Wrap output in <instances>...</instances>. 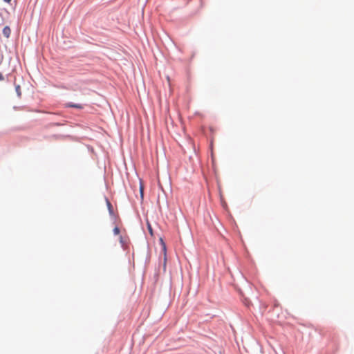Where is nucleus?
Masks as SVG:
<instances>
[{"instance_id": "nucleus-1", "label": "nucleus", "mask_w": 354, "mask_h": 354, "mask_svg": "<svg viewBox=\"0 0 354 354\" xmlns=\"http://www.w3.org/2000/svg\"><path fill=\"white\" fill-rule=\"evenodd\" d=\"M10 33H11V30L10 28V27L8 26H5L3 29V35L8 38L10 35Z\"/></svg>"}, {"instance_id": "nucleus-9", "label": "nucleus", "mask_w": 354, "mask_h": 354, "mask_svg": "<svg viewBox=\"0 0 354 354\" xmlns=\"http://www.w3.org/2000/svg\"><path fill=\"white\" fill-rule=\"evenodd\" d=\"M149 230L150 233L152 234V230L150 226L149 227Z\"/></svg>"}, {"instance_id": "nucleus-10", "label": "nucleus", "mask_w": 354, "mask_h": 354, "mask_svg": "<svg viewBox=\"0 0 354 354\" xmlns=\"http://www.w3.org/2000/svg\"><path fill=\"white\" fill-rule=\"evenodd\" d=\"M6 3H10L11 1V0H3Z\"/></svg>"}, {"instance_id": "nucleus-2", "label": "nucleus", "mask_w": 354, "mask_h": 354, "mask_svg": "<svg viewBox=\"0 0 354 354\" xmlns=\"http://www.w3.org/2000/svg\"><path fill=\"white\" fill-rule=\"evenodd\" d=\"M68 106L74 107V108H77V109H82V106L81 104H68Z\"/></svg>"}, {"instance_id": "nucleus-4", "label": "nucleus", "mask_w": 354, "mask_h": 354, "mask_svg": "<svg viewBox=\"0 0 354 354\" xmlns=\"http://www.w3.org/2000/svg\"><path fill=\"white\" fill-rule=\"evenodd\" d=\"M143 192H144V187L142 185H140V196H141V198H143Z\"/></svg>"}, {"instance_id": "nucleus-6", "label": "nucleus", "mask_w": 354, "mask_h": 354, "mask_svg": "<svg viewBox=\"0 0 354 354\" xmlns=\"http://www.w3.org/2000/svg\"><path fill=\"white\" fill-rule=\"evenodd\" d=\"M160 241H161V243H162V245H163V250H164V251H165V250H166V246H165V244L164 243V242H163L162 239H160Z\"/></svg>"}, {"instance_id": "nucleus-7", "label": "nucleus", "mask_w": 354, "mask_h": 354, "mask_svg": "<svg viewBox=\"0 0 354 354\" xmlns=\"http://www.w3.org/2000/svg\"><path fill=\"white\" fill-rule=\"evenodd\" d=\"M4 80V77L3 75L0 73V81H3Z\"/></svg>"}, {"instance_id": "nucleus-8", "label": "nucleus", "mask_w": 354, "mask_h": 354, "mask_svg": "<svg viewBox=\"0 0 354 354\" xmlns=\"http://www.w3.org/2000/svg\"><path fill=\"white\" fill-rule=\"evenodd\" d=\"M19 89H20V86H17L16 87V90H17V92H19Z\"/></svg>"}, {"instance_id": "nucleus-5", "label": "nucleus", "mask_w": 354, "mask_h": 354, "mask_svg": "<svg viewBox=\"0 0 354 354\" xmlns=\"http://www.w3.org/2000/svg\"><path fill=\"white\" fill-rule=\"evenodd\" d=\"M113 233H114L115 235L119 234V233H120V229H119V227H115L113 229Z\"/></svg>"}, {"instance_id": "nucleus-3", "label": "nucleus", "mask_w": 354, "mask_h": 354, "mask_svg": "<svg viewBox=\"0 0 354 354\" xmlns=\"http://www.w3.org/2000/svg\"><path fill=\"white\" fill-rule=\"evenodd\" d=\"M106 204L108 206V209H109V212L111 213H112V205H111V203L107 199H106Z\"/></svg>"}]
</instances>
